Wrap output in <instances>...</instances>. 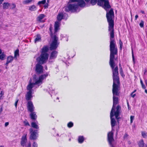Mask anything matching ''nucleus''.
Listing matches in <instances>:
<instances>
[{
	"mask_svg": "<svg viewBox=\"0 0 147 147\" xmlns=\"http://www.w3.org/2000/svg\"><path fill=\"white\" fill-rule=\"evenodd\" d=\"M26 134H24L21 138L20 144L23 147H24L27 142V139L26 138Z\"/></svg>",
	"mask_w": 147,
	"mask_h": 147,
	"instance_id": "14",
	"label": "nucleus"
},
{
	"mask_svg": "<svg viewBox=\"0 0 147 147\" xmlns=\"http://www.w3.org/2000/svg\"><path fill=\"white\" fill-rule=\"evenodd\" d=\"M119 44L120 45V48L121 50L122 48V46H123V43L121 41V39H120L119 40Z\"/></svg>",
	"mask_w": 147,
	"mask_h": 147,
	"instance_id": "40",
	"label": "nucleus"
},
{
	"mask_svg": "<svg viewBox=\"0 0 147 147\" xmlns=\"http://www.w3.org/2000/svg\"><path fill=\"white\" fill-rule=\"evenodd\" d=\"M77 5L78 6V9H80V11L81 8H83L86 6V4L84 0H79L78 3H77Z\"/></svg>",
	"mask_w": 147,
	"mask_h": 147,
	"instance_id": "17",
	"label": "nucleus"
},
{
	"mask_svg": "<svg viewBox=\"0 0 147 147\" xmlns=\"http://www.w3.org/2000/svg\"><path fill=\"white\" fill-rule=\"evenodd\" d=\"M84 140V138L83 136H80L78 137V141L79 143L80 144L82 143Z\"/></svg>",
	"mask_w": 147,
	"mask_h": 147,
	"instance_id": "26",
	"label": "nucleus"
},
{
	"mask_svg": "<svg viewBox=\"0 0 147 147\" xmlns=\"http://www.w3.org/2000/svg\"><path fill=\"white\" fill-rule=\"evenodd\" d=\"M10 4L8 3H4L3 4V7L4 9H8L9 7V6Z\"/></svg>",
	"mask_w": 147,
	"mask_h": 147,
	"instance_id": "29",
	"label": "nucleus"
},
{
	"mask_svg": "<svg viewBox=\"0 0 147 147\" xmlns=\"http://www.w3.org/2000/svg\"><path fill=\"white\" fill-rule=\"evenodd\" d=\"M30 131L31 134L30 138L31 140H36L37 138V136L36 135L37 130H33V129L32 128L30 129Z\"/></svg>",
	"mask_w": 147,
	"mask_h": 147,
	"instance_id": "12",
	"label": "nucleus"
},
{
	"mask_svg": "<svg viewBox=\"0 0 147 147\" xmlns=\"http://www.w3.org/2000/svg\"><path fill=\"white\" fill-rule=\"evenodd\" d=\"M30 114L31 118L32 120H35L36 119L37 116L36 115V113L33 111Z\"/></svg>",
	"mask_w": 147,
	"mask_h": 147,
	"instance_id": "24",
	"label": "nucleus"
},
{
	"mask_svg": "<svg viewBox=\"0 0 147 147\" xmlns=\"http://www.w3.org/2000/svg\"><path fill=\"white\" fill-rule=\"evenodd\" d=\"M39 63L36 65L35 70L36 72L38 74H41L43 72V67Z\"/></svg>",
	"mask_w": 147,
	"mask_h": 147,
	"instance_id": "13",
	"label": "nucleus"
},
{
	"mask_svg": "<svg viewBox=\"0 0 147 147\" xmlns=\"http://www.w3.org/2000/svg\"><path fill=\"white\" fill-rule=\"evenodd\" d=\"M46 2V0H43L42 1H39L38 3V4L39 5L41 4H44Z\"/></svg>",
	"mask_w": 147,
	"mask_h": 147,
	"instance_id": "34",
	"label": "nucleus"
},
{
	"mask_svg": "<svg viewBox=\"0 0 147 147\" xmlns=\"http://www.w3.org/2000/svg\"><path fill=\"white\" fill-rule=\"evenodd\" d=\"M27 88V90L29 91L26 94V98L27 100H29L31 99L32 97V88L30 85H28Z\"/></svg>",
	"mask_w": 147,
	"mask_h": 147,
	"instance_id": "11",
	"label": "nucleus"
},
{
	"mask_svg": "<svg viewBox=\"0 0 147 147\" xmlns=\"http://www.w3.org/2000/svg\"><path fill=\"white\" fill-rule=\"evenodd\" d=\"M139 145L140 147H143L144 146V142L142 140L140 141L138 144Z\"/></svg>",
	"mask_w": 147,
	"mask_h": 147,
	"instance_id": "33",
	"label": "nucleus"
},
{
	"mask_svg": "<svg viewBox=\"0 0 147 147\" xmlns=\"http://www.w3.org/2000/svg\"><path fill=\"white\" fill-rule=\"evenodd\" d=\"M45 69L46 70H47V66H45Z\"/></svg>",
	"mask_w": 147,
	"mask_h": 147,
	"instance_id": "61",
	"label": "nucleus"
},
{
	"mask_svg": "<svg viewBox=\"0 0 147 147\" xmlns=\"http://www.w3.org/2000/svg\"><path fill=\"white\" fill-rule=\"evenodd\" d=\"M114 13L112 9L106 13V17L108 22L109 23L108 30L109 32L110 35V44L116 43L114 38Z\"/></svg>",
	"mask_w": 147,
	"mask_h": 147,
	"instance_id": "2",
	"label": "nucleus"
},
{
	"mask_svg": "<svg viewBox=\"0 0 147 147\" xmlns=\"http://www.w3.org/2000/svg\"><path fill=\"white\" fill-rule=\"evenodd\" d=\"M18 102V100H17L16 101L15 103V106L16 107V108L17 107V104Z\"/></svg>",
	"mask_w": 147,
	"mask_h": 147,
	"instance_id": "50",
	"label": "nucleus"
},
{
	"mask_svg": "<svg viewBox=\"0 0 147 147\" xmlns=\"http://www.w3.org/2000/svg\"><path fill=\"white\" fill-rule=\"evenodd\" d=\"M13 59V57L11 56H9L7 57V61L5 63V65L7 66L8 64L9 63H11Z\"/></svg>",
	"mask_w": 147,
	"mask_h": 147,
	"instance_id": "20",
	"label": "nucleus"
},
{
	"mask_svg": "<svg viewBox=\"0 0 147 147\" xmlns=\"http://www.w3.org/2000/svg\"><path fill=\"white\" fill-rule=\"evenodd\" d=\"M48 57L49 55L48 54L41 53L40 57L37 58V60L39 64H42L46 62Z\"/></svg>",
	"mask_w": 147,
	"mask_h": 147,
	"instance_id": "9",
	"label": "nucleus"
},
{
	"mask_svg": "<svg viewBox=\"0 0 147 147\" xmlns=\"http://www.w3.org/2000/svg\"><path fill=\"white\" fill-rule=\"evenodd\" d=\"M65 16L68 17L67 15L66 14H63V13H59L57 16V21L60 22L62 19H65Z\"/></svg>",
	"mask_w": 147,
	"mask_h": 147,
	"instance_id": "16",
	"label": "nucleus"
},
{
	"mask_svg": "<svg viewBox=\"0 0 147 147\" xmlns=\"http://www.w3.org/2000/svg\"><path fill=\"white\" fill-rule=\"evenodd\" d=\"M24 123L25 125H29V123L27 121H24Z\"/></svg>",
	"mask_w": 147,
	"mask_h": 147,
	"instance_id": "46",
	"label": "nucleus"
},
{
	"mask_svg": "<svg viewBox=\"0 0 147 147\" xmlns=\"http://www.w3.org/2000/svg\"><path fill=\"white\" fill-rule=\"evenodd\" d=\"M141 12L142 13V14H144L145 13H144V12L143 11H141Z\"/></svg>",
	"mask_w": 147,
	"mask_h": 147,
	"instance_id": "58",
	"label": "nucleus"
},
{
	"mask_svg": "<svg viewBox=\"0 0 147 147\" xmlns=\"http://www.w3.org/2000/svg\"><path fill=\"white\" fill-rule=\"evenodd\" d=\"M10 7L11 9H13L16 7V5L15 4L13 3L11 4H10Z\"/></svg>",
	"mask_w": 147,
	"mask_h": 147,
	"instance_id": "38",
	"label": "nucleus"
},
{
	"mask_svg": "<svg viewBox=\"0 0 147 147\" xmlns=\"http://www.w3.org/2000/svg\"><path fill=\"white\" fill-rule=\"evenodd\" d=\"M57 51H52L49 57V61L50 62H53L51 60L55 59L57 56Z\"/></svg>",
	"mask_w": 147,
	"mask_h": 147,
	"instance_id": "18",
	"label": "nucleus"
},
{
	"mask_svg": "<svg viewBox=\"0 0 147 147\" xmlns=\"http://www.w3.org/2000/svg\"><path fill=\"white\" fill-rule=\"evenodd\" d=\"M131 51H132V59L134 62V55L133 51L132 49H131Z\"/></svg>",
	"mask_w": 147,
	"mask_h": 147,
	"instance_id": "45",
	"label": "nucleus"
},
{
	"mask_svg": "<svg viewBox=\"0 0 147 147\" xmlns=\"http://www.w3.org/2000/svg\"><path fill=\"white\" fill-rule=\"evenodd\" d=\"M33 147H37L38 145L37 143L35 142H34L33 145Z\"/></svg>",
	"mask_w": 147,
	"mask_h": 147,
	"instance_id": "43",
	"label": "nucleus"
},
{
	"mask_svg": "<svg viewBox=\"0 0 147 147\" xmlns=\"http://www.w3.org/2000/svg\"><path fill=\"white\" fill-rule=\"evenodd\" d=\"M48 76V74L46 73L45 74L42 75L39 77H36L34 76L33 78V82H31V80L29 81V84L30 85L32 88L34 87L35 85H37L38 87L41 85L43 82V81L44 79H45Z\"/></svg>",
	"mask_w": 147,
	"mask_h": 147,
	"instance_id": "4",
	"label": "nucleus"
},
{
	"mask_svg": "<svg viewBox=\"0 0 147 147\" xmlns=\"http://www.w3.org/2000/svg\"><path fill=\"white\" fill-rule=\"evenodd\" d=\"M120 73L121 75L123 77H125V75L124 74L123 71H121V72H120Z\"/></svg>",
	"mask_w": 147,
	"mask_h": 147,
	"instance_id": "48",
	"label": "nucleus"
},
{
	"mask_svg": "<svg viewBox=\"0 0 147 147\" xmlns=\"http://www.w3.org/2000/svg\"><path fill=\"white\" fill-rule=\"evenodd\" d=\"M86 2H88L90 0H84Z\"/></svg>",
	"mask_w": 147,
	"mask_h": 147,
	"instance_id": "60",
	"label": "nucleus"
},
{
	"mask_svg": "<svg viewBox=\"0 0 147 147\" xmlns=\"http://www.w3.org/2000/svg\"><path fill=\"white\" fill-rule=\"evenodd\" d=\"M138 15H136L135 16V20H136L138 18Z\"/></svg>",
	"mask_w": 147,
	"mask_h": 147,
	"instance_id": "54",
	"label": "nucleus"
},
{
	"mask_svg": "<svg viewBox=\"0 0 147 147\" xmlns=\"http://www.w3.org/2000/svg\"><path fill=\"white\" fill-rule=\"evenodd\" d=\"M121 109V107L119 105L117 106L116 108V111L115 112H112L111 111L110 113V118L111 120V124L112 127V130L111 131L109 132L107 135V140L108 142V135L110 134L111 133H113V131H114V126L117 124L116 122V121L115 119L113 118L114 115L115 116L116 118L117 119H118V117L119 116V114L120 111ZM114 139V138H113Z\"/></svg>",
	"mask_w": 147,
	"mask_h": 147,
	"instance_id": "3",
	"label": "nucleus"
},
{
	"mask_svg": "<svg viewBox=\"0 0 147 147\" xmlns=\"http://www.w3.org/2000/svg\"><path fill=\"white\" fill-rule=\"evenodd\" d=\"M47 5H47H47H45L44 6V7H45V8H47V7H48Z\"/></svg>",
	"mask_w": 147,
	"mask_h": 147,
	"instance_id": "55",
	"label": "nucleus"
},
{
	"mask_svg": "<svg viewBox=\"0 0 147 147\" xmlns=\"http://www.w3.org/2000/svg\"><path fill=\"white\" fill-rule=\"evenodd\" d=\"M136 90H135L133 92H132V93H134V92H136Z\"/></svg>",
	"mask_w": 147,
	"mask_h": 147,
	"instance_id": "63",
	"label": "nucleus"
},
{
	"mask_svg": "<svg viewBox=\"0 0 147 147\" xmlns=\"http://www.w3.org/2000/svg\"><path fill=\"white\" fill-rule=\"evenodd\" d=\"M51 38L53 40L50 45V49L51 50L56 49L59 44V43L58 42V38L56 35L51 36Z\"/></svg>",
	"mask_w": 147,
	"mask_h": 147,
	"instance_id": "8",
	"label": "nucleus"
},
{
	"mask_svg": "<svg viewBox=\"0 0 147 147\" xmlns=\"http://www.w3.org/2000/svg\"><path fill=\"white\" fill-rule=\"evenodd\" d=\"M27 108L28 110L30 112H32L34 109V107L32 102L31 101H28L27 103Z\"/></svg>",
	"mask_w": 147,
	"mask_h": 147,
	"instance_id": "15",
	"label": "nucleus"
},
{
	"mask_svg": "<svg viewBox=\"0 0 147 147\" xmlns=\"http://www.w3.org/2000/svg\"><path fill=\"white\" fill-rule=\"evenodd\" d=\"M121 71H123L122 70V69L121 67L120 68V72H121Z\"/></svg>",
	"mask_w": 147,
	"mask_h": 147,
	"instance_id": "59",
	"label": "nucleus"
},
{
	"mask_svg": "<svg viewBox=\"0 0 147 147\" xmlns=\"http://www.w3.org/2000/svg\"><path fill=\"white\" fill-rule=\"evenodd\" d=\"M46 90L49 92L51 96H52L53 93L54 92V90L52 88V86L51 85H49L47 87V88L46 89Z\"/></svg>",
	"mask_w": 147,
	"mask_h": 147,
	"instance_id": "19",
	"label": "nucleus"
},
{
	"mask_svg": "<svg viewBox=\"0 0 147 147\" xmlns=\"http://www.w3.org/2000/svg\"><path fill=\"white\" fill-rule=\"evenodd\" d=\"M110 133L108 135L109 144L110 147H115L116 145V142L113 138V133Z\"/></svg>",
	"mask_w": 147,
	"mask_h": 147,
	"instance_id": "10",
	"label": "nucleus"
},
{
	"mask_svg": "<svg viewBox=\"0 0 147 147\" xmlns=\"http://www.w3.org/2000/svg\"><path fill=\"white\" fill-rule=\"evenodd\" d=\"M127 107H128V109L129 110L131 109V108L129 107V102H128L127 100Z\"/></svg>",
	"mask_w": 147,
	"mask_h": 147,
	"instance_id": "47",
	"label": "nucleus"
},
{
	"mask_svg": "<svg viewBox=\"0 0 147 147\" xmlns=\"http://www.w3.org/2000/svg\"><path fill=\"white\" fill-rule=\"evenodd\" d=\"M2 51L1 49L0 48V55L1 54Z\"/></svg>",
	"mask_w": 147,
	"mask_h": 147,
	"instance_id": "62",
	"label": "nucleus"
},
{
	"mask_svg": "<svg viewBox=\"0 0 147 147\" xmlns=\"http://www.w3.org/2000/svg\"><path fill=\"white\" fill-rule=\"evenodd\" d=\"M97 1L98 5L102 6L106 10L111 7L108 0H90V3L93 5L96 4Z\"/></svg>",
	"mask_w": 147,
	"mask_h": 147,
	"instance_id": "6",
	"label": "nucleus"
},
{
	"mask_svg": "<svg viewBox=\"0 0 147 147\" xmlns=\"http://www.w3.org/2000/svg\"><path fill=\"white\" fill-rule=\"evenodd\" d=\"M45 15L44 14H40L39 15L38 17L37 18V20L39 22H44L45 21L43 20H42L45 18Z\"/></svg>",
	"mask_w": 147,
	"mask_h": 147,
	"instance_id": "22",
	"label": "nucleus"
},
{
	"mask_svg": "<svg viewBox=\"0 0 147 147\" xmlns=\"http://www.w3.org/2000/svg\"><path fill=\"white\" fill-rule=\"evenodd\" d=\"M60 24V22L57 21L55 22L54 25L55 31V32H57L59 29V27Z\"/></svg>",
	"mask_w": 147,
	"mask_h": 147,
	"instance_id": "21",
	"label": "nucleus"
},
{
	"mask_svg": "<svg viewBox=\"0 0 147 147\" xmlns=\"http://www.w3.org/2000/svg\"><path fill=\"white\" fill-rule=\"evenodd\" d=\"M145 82L146 84V85L147 86V80H145Z\"/></svg>",
	"mask_w": 147,
	"mask_h": 147,
	"instance_id": "56",
	"label": "nucleus"
},
{
	"mask_svg": "<svg viewBox=\"0 0 147 147\" xmlns=\"http://www.w3.org/2000/svg\"><path fill=\"white\" fill-rule=\"evenodd\" d=\"M119 87V86H113V106L111 110L112 112H115V105L118 102V98L117 96L119 95L118 92Z\"/></svg>",
	"mask_w": 147,
	"mask_h": 147,
	"instance_id": "5",
	"label": "nucleus"
},
{
	"mask_svg": "<svg viewBox=\"0 0 147 147\" xmlns=\"http://www.w3.org/2000/svg\"><path fill=\"white\" fill-rule=\"evenodd\" d=\"M36 7L34 5H32L29 7V9L31 11H34L36 10Z\"/></svg>",
	"mask_w": 147,
	"mask_h": 147,
	"instance_id": "31",
	"label": "nucleus"
},
{
	"mask_svg": "<svg viewBox=\"0 0 147 147\" xmlns=\"http://www.w3.org/2000/svg\"><path fill=\"white\" fill-rule=\"evenodd\" d=\"M19 50H17L14 53V57L16 58L17 57L19 56Z\"/></svg>",
	"mask_w": 147,
	"mask_h": 147,
	"instance_id": "35",
	"label": "nucleus"
},
{
	"mask_svg": "<svg viewBox=\"0 0 147 147\" xmlns=\"http://www.w3.org/2000/svg\"><path fill=\"white\" fill-rule=\"evenodd\" d=\"M134 119V116L133 115H131L130 117V123H132Z\"/></svg>",
	"mask_w": 147,
	"mask_h": 147,
	"instance_id": "37",
	"label": "nucleus"
},
{
	"mask_svg": "<svg viewBox=\"0 0 147 147\" xmlns=\"http://www.w3.org/2000/svg\"><path fill=\"white\" fill-rule=\"evenodd\" d=\"M3 94L4 93L3 92V91H1L0 93V97H2V96L3 95Z\"/></svg>",
	"mask_w": 147,
	"mask_h": 147,
	"instance_id": "51",
	"label": "nucleus"
},
{
	"mask_svg": "<svg viewBox=\"0 0 147 147\" xmlns=\"http://www.w3.org/2000/svg\"><path fill=\"white\" fill-rule=\"evenodd\" d=\"M74 125V123L72 122H69L67 124V126L68 127L70 128L72 127Z\"/></svg>",
	"mask_w": 147,
	"mask_h": 147,
	"instance_id": "32",
	"label": "nucleus"
},
{
	"mask_svg": "<svg viewBox=\"0 0 147 147\" xmlns=\"http://www.w3.org/2000/svg\"><path fill=\"white\" fill-rule=\"evenodd\" d=\"M49 50V48L48 46H44L42 49L41 53L47 54V52Z\"/></svg>",
	"mask_w": 147,
	"mask_h": 147,
	"instance_id": "23",
	"label": "nucleus"
},
{
	"mask_svg": "<svg viewBox=\"0 0 147 147\" xmlns=\"http://www.w3.org/2000/svg\"><path fill=\"white\" fill-rule=\"evenodd\" d=\"M26 147H31V144L30 142H28L27 144H26V145L25 146Z\"/></svg>",
	"mask_w": 147,
	"mask_h": 147,
	"instance_id": "42",
	"label": "nucleus"
},
{
	"mask_svg": "<svg viewBox=\"0 0 147 147\" xmlns=\"http://www.w3.org/2000/svg\"><path fill=\"white\" fill-rule=\"evenodd\" d=\"M140 82L142 88L143 89H145L146 87L145 85L144 84V83H143V82L141 80H140Z\"/></svg>",
	"mask_w": 147,
	"mask_h": 147,
	"instance_id": "39",
	"label": "nucleus"
},
{
	"mask_svg": "<svg viewBox=\"0 0 147 147\" xmlns=\"http://www.w3.org/2000/svg\"><path fill=\"white\" fill-rule=\"evenodd\" d=\"M37 123H38V122H37L36 123L32 122L31 124L32 127L36 129H38L39 127L37 125Z\"/></svg>",
	"mask_w": 147,
	"mask_h": 147,
	"instance_id": "28",
	"label": "nucleus"
},
{
	"mask_svg": "<svg viewBox=\"0 0 147 147\" xmlns=\"http://www.w3.org/2000/svg\"><path fill=\"white\" fill-rule=\"evenodd\" d=\"M3 1V0H0V5L2 3Z\"/></svg>",
	"mask_w": 147,
	"mask_h": 147,
	"instance_id": "57",
	"label": "nucleus"
},
{
	"mask_svg": "<svg viewBox=\"0 0 147 147\" xmlns=\"http://www.w3.org/2000/svg\"><path fill=\"white\" fill-rule=\"evenodd\" d=\"M145 92L147 94V90H145Z\"/></svg>",
	"mask_w": 147,
	"mask_h": 147,
	"instance_id": "64",
	"label": "nucleus"
},
{
	"mask_svg": "<svg viewBox=\"0 0 147 147\" xmlns=\"http://www.w3.org/2000/svg\"><path fill=\"white\" fill-rule=\"evenodd\" d=\"M136 94H134L133 93H131V96L133 98H134L135 96H136Z\"/></svg>",
	"mask_w": 147,
	"mask_h": 147,
	"instance_id": "49",
	"label": "nucleus"
},
{
	"mask_svg": "<svg viewBox=\"0 0 147 147\" xmlns=\"http://www.w3.org/2000/svg\"><path fill=\"white\" fill-rule=\"evenodd\" d=\"M0 55V59L1 60H3L5 59L6 57V55L3 53Z\"/></svg>",
	"mask_w": 147,
	"mask_h": 147,
	"instance_id": "30",
	"label": "nucleus"
},
{
	"mask_svg": "<svg viewBox=\"0 0 147 147\" xmlns=\"http://www.w3.org/2000/svg\"><path fill=\"white\" fill-rule=\"evenodd\" d=\"M61 40H63L64 41H67L68 40V37L66 34H61Z\"/></svg>",
	"mask_w": 147,
	"mask_h": 147,
	"instance_id": "25",
	"label": "nucleus"
},
{
	"mask_svg": "<svg viewBox=\"0 0 147 147\" xmlns=\"http://www.w3.org/2000/svg\"><path fill=\"white\" fill-rule=\"evenodd\" d=\"M52 28L51 27H50L49 28V30H50V31L51 32V36H53L52 35Z\"/></svg>",
	"mask_w": 147,
	"mask_h": 147,
	"instance_id": "52",
	"label": "nucleus"
},
{
	"mask_svg": "<svg viewBox=\"0 0 147 147\" xmlns=\"http://www.w3.org/2000/svg\"><path fill=\"white\" fill-rule=\"evenodd\" d=\"M65 11L67 12L70 11L72 13L77 12L80 11L78 9V6L77 3L69 2L67 5L64 7Z\"/></svg>",
	"mask_w": 147,
	"mask_h": 147,
	"instance_id": "7",
	"label": "nucleus"
},
{
	"mask_svg": "<svg viewBox=\"0 0 147 147\" xmlns=\"http://www.w3.org/2000/svg\"><path fill=\"white\" fill-rule=\"evenodd\" d=\"M144 22L141 20L139 24V25L141 28H143L144 27Z\"/></svg>",
	"mask_w": 147,
	"mask_h": 147,
	"instance_id": "36",
	"label": "nucleus"
},
{
	"mask_svg": "<svg viewBox=\"0 0 147 147\" xmlns=\"http://www.w3.org/2000/svg\"><path fill=\"white\" fill-rule=\"evenodd\" d=\"M110 56L109 64L113 70V86H119L120 82L118 76V67L117 66L115 67V63L114 60H116L117 57L115 58L116 55H117V48L116 44H112L110 45Z\"/></svg>",
	"mask_w": 147,
	"mask_h": 147,
	"instance_id": "1",
	"label": "nucleus"
},
{
	"mask_svg": "<svg viewBox=\"0 0 147 147\" xmlns=\"http://www.w3.org/2000/svg\"><path fill=\"white\" fill-rule=\"evenodd\" d=\"M9 124V123L8 122H6L5 123V127H7V125H8Z\"/></svg>",
	"mask_w": 147,
	"mask_h": 147,
	"instance_id": "53",
	"label": "nucleus"
},
{
	"mask_svg": "<svg viewBox=\"0 0 147 147\" xmlns=\"http://www.w3.org/2000/svg\"><path fill=\"white\" fill-rule=\"evenodd\" d=\"M142 135L143 137L144 138H145L146 136V134L144 132H142Z\"/></svg>",
	"mask_w": 147,
	"mask_h": 147,
	"instance_id": "44",
	"label": "nucleus"
},
{
	"mask_svg": "<svg viewBox=\"0 0 147 147\" xmlns=\"http://www.w3.org/2000/svg\"><path fill=\"white\" fill-rule=\"evenodd\" d=\"M79 0H69V2L72 3H77Z\"/></svg>",
	"mask_w": 147,
	"mask_h": 147,
	"instance_id": "41",
	"label": "nucleus"
},
{
	"mask_svg": "<svg viewBox=\"0 0 147 147\" xmlns=\"http://www.w3.org/2000/svg\"><path fill=\"white\" fill-rule=\"evenodd\" d=\"M41 37L40 35L38 34L36 36V37L35 39V42H36L41 41Z\"/></svg>",
	"mask_w": 147,
	"mask_h": 147,
	"instance_id": "27",
	"label": "nucleus"
}]
</instances>
